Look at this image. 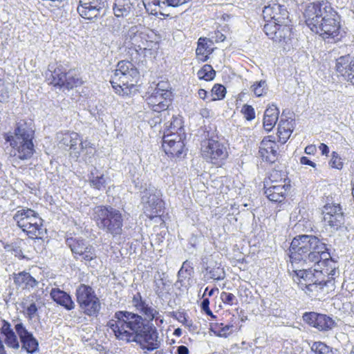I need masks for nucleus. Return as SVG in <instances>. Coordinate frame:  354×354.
<instances>
[{"mask_svg":"<svg viewBox=\"0 0 354 354\" xmlns=\"http://www.w3.org/2000/svg\"><path fill=\"white\" fill-rule=\"evenodd\" d=\"M110 30L115 35H118L122 29V24L119 19H113V24L109 26Z\"/></svg>","mask_w":354,"mask_h":354,"instance_id":"obj_45","label":"nucleus"},{"mask_svg":"<svg viewBox=\"0 0 354 354\" xmlns=\"http://www.w3.org/2000/svg\"><path fill=\"white\" fill-rule=\"evenodd\" d=\"M12 279L17 288L28 291L35 288L39 283V282L32 277L29 272L25 271L13 273Z\"/></svg>","mask_w":354,"mask_h":354,"instance_id":"obj_24","label":"nucleus"},{"mask_svg":"<svg viewBox=\"0 0 354 354\" xmlns=\"http://www.w3.org/2000/svg\"><path fill=\"white\" fill-rule=\"evenodd\" d=\"M330 165H331L332 167L337 169H341L342 168L343 162H342L338 153H336L335 151L333 152L332 158L330 161Z\"/></svg>","mask_w":354,"mask_h":354,"instance_id":"obj_42","label":"nucleus"},{"mask_svg":"<svg viewBox=\"0 0 354 354\" xmlns=\"http://www.w3.org/2000/svg\"><path fill=\"white\" fill-rule=\"evenodd\" d=\"M209 299H203L201 304V310L205 313L206 315L212 317V318H215L216 317L213 315L212 310H210L209 307Z\"/></svg>","mask_w":354,"mask_h":354,"instance_id":"obj_46","label":"nucleus"},{"mask_svg":"<svg viewBox=\"0 0 354 354\" xmlns=\"http://www.w3.org/2000/svg\"><path fill=\"white\" fill-rule=\"evenodd\" d=\"M201 152L207 161L215 165H221L227 157V151L224 145L212 139L202 142Z\"/></svg>","mask_w":354,"mask_h":354,"instance_id":"obj_11","label":"nucleus"},{"mask_svg":"<svg viewBox=\"0 0 354 354\" xmlns=\"http://www.w3.org/2000/svg\"><path fill=\"white\" fill-rule=\"evenodd\" d=\"M171 93H157L151 92L147 97L148 105L156 112L165 111L169 106L170 102Z\"/></svg>","mask_w":354,"mask_h":354,"instance_id":"obj_23","label":"nucleus"},{"mask_svg":"<svg viewBox=\"0 0 354 354\" xmlns=\"http://www.w3.org/2000/svg\"><path fill=\"white\" fill-rule=\"evenodd\" d=\"M324 221L333 230H337L344 222V216L339 203L328 201L324 206Z\"/></svg>","mask_w":354,"mask_h":354,"instance_id":"obj_14","label":"nucleus"},{"mask_svg":"<svg viewBox=\"0 0 354 354\" xmlns=\"http://www.w3.org/2000/svg\"><path fill=\"white\" fill-rule=\"evenodd\" d=\"M225 93L226 88L224 86L221 84H215L212 89V98L211 100L215 101L222 100L225 97Z\"/></svg>","mask_w":354,"mask_h":354,"instance_id":"obj_38","label":"nucleus"},{"mask_svg":"<svg viewBox=\"0 0 354 354\" xmlns=\"http://www.w3.org/2000/svg\"><path fill=\"white\" fill-rule=\"evenodd\" d=\"M154 354H166V352L164 349H156V352Z\"/></svg>","mask_w":354,"mask_h":354,"instance_id":"obj_59","label":"nucleus"},{"mask_svg":"<svg viewBox=\"0 0 354 354\" xmlns=\"http://www.w3.org/2000/svg\"><path fill=\"white\" fill-rule=\"evenodd\" d=\"M15 329L20 339L22 349L29 354H33L39 351V342L37 339L33 336L32 333L26 329L24 324L21 322L17 324Z\"/></svg>","mask_w":354,"mask_h":354,"instance_id":"obj_19","label":"nucleus"},{"mask_svg":"<svg viewBox=\"0 0 354 354\" xmlns=\"http://www.w3.org/2000/svg\"><path fill=\"white\" fill-rule=\"evenodd\" d=\"M17 226L30 239H41L46 234L44 220L39 213L28 207H19L12 216Z\"/></svg>","mask_w":354,"mask_h":354,"instance_id":"obj_6","label":"nucleus"},{"mask_svg":"<svg viewBox=\"0 0 354 354\" xmlns=\"http://www.w3.org/2000/svg\"><path fill=\"white\" fill-rule=\"evenodd\" d=\"M0 331L1 333L5 336L4 341L8 347L14 349H18L19 348V342L17 337L8 322L3 320Z\"/></svg>","mask_w":354,"mask_h":354,"instance_id":"obj_27","label":"nucleus"},{"mask_svg":"<svg viewBox=\"0 0 354 354\" xmlns=\"http://www.w3.org/2000/svg\"><path fill=\"white\" fill-rule=\"evenodd\" d=\"M206 113L207 114L208 113V111L207 110H203V112L201 113V115L203 116H206Z\"/></svg>","mask_w":354,"mask_h":354,"instance_id":"obj_60","label":"nucleus"},{"mask_svg":"<svg viewBox=\"0 0 354 354\" xmlns=\"http://www.w3.org/2000/svg\"><path fill=\"white\" fill-rule=\"evenodd\" d=\"M66 244L76 259L90 261L96 258L95 248L83 239H67Z\"/></svg>","mask_w":354,"mask_h":354,"instance_id":"obj_15","label":"nucleus"},{"mask_svg":"<svg viewBox=\"0 0 354 354\" xmlns=\"http://www.w3.org/2000/svg\"><path fill=\"white\" fill-rule=\"evenodd\" d=\"M247 120H252L255 118V113L253 107L250 105L245 104L241 109Z\"/></svg>","mask_w":354,"mask_h":354,"instance_id":"obj_41","label":"nucleus"},{"mask_svg":"<svg viewBox=\"0 0 354 354\" xmlns=\"http://www.w3.org/2000/svg\"><path fill=\"white\" fill-rule=\"evenodd\" d=\"M161 196L162 194L160 191L157 189L154 186L149 185L142 192L141 199L145 208L147 211L151 210L152 213L158 214L160 212L162 206Z\"/></svg>","mask_w":354,"mask_h":354,"instance_id":"obj_17","label":"nucleus"},{"mask_svg":"<svg viewBox=\"0 0 354 354\" xmlns=\"http://www.w3.org/2000/svg\"><path fill=\"white\" fill-rule=\"evenodd\" d=\"M174 335L176 336H180L182 335V330L179 328H176L174 332Z\"/></svg>","mask_w":354,"mask_h":354,"instance_id":"obj_58","label":"nucleus"},{"mask_svg":"<svg viewBox=\"0 0 354 354\" xmlns=\"http://www.w3.org/2000/svg\"><path fill=\"white\" fill-rule=\"evenodd\" d=\"M207 291H209V290H208V287H207V288H205V292H204V294L203 295V297H204V296H205V293H206V292H207Z\"/></svg>","mask_w":354,"mask_h":354,"instance_id":"obj_62","label":"nucleus"},{"mask_svg":"<svg viewBox=\"0 0 354 354\" xmlns=\"http://www.w3.org/2000/svg\"><path fill=\"white\" fill-rule=\"evenodd\" d=\"M289 257L292 263L311 266L295 271L293 280L310 297H316L324 287L335 288L339 277L337 262L332 259L326 244L315 236L300 235L290 243Z\"/></svg>","mask_w":354,"mask_h":354,"instance_id":"obj_1","label":"nucleus"},{"mask_svg":"<svg viewBox=\"0 0 354 354\" xmlns=\"http://www.w3.org/2000/svg\"><path fill=\"white\" fill-rule=\"evenodd\" d=\"M304 16L307 26L323 39L337 37L339 17L328 2H317L308 5Z\"/></svg>","mask_w":354,"mask_h":354,"instance_id":"obj_3","label":"nucleus"},{"mask_svg":"<svg viewBox=\"0 0 354 354\" xmlns=\"http://www.w3.org/2000/svg\"><path fill=\"white\" fill-rule=\"evenodd\" d=\"M185 131H165L162 138V148L167 155L179 157L183 153L185 139Z\"/></svg>","mask_w":354,"mask_h":354,"instance_id":"obj_12","label":"nucleus"},{"mask_svg":"<svg viewBox=\"0 0 354 354\" xmlns=\"http://www.w3.org/2000/svg\"><path fill=\"white\" fill-rule=\"evenodd\" d=\"M177 354H189V349L185 346H180L177 348Z\"/></svg>","mask_w":354,"mask_h":354,"instance_id":"obj_55","label":"nucleus"},{"mask_svg":"<svg viewBox=\"0 0 354 354\" xmlns=\"http://www.w3.org/2000/svg\"><path fill=\"white\" fill-rule=\"evenodd\" d=\"M316 147L315 145H308L305 148V153L308 155H313L316 152Z\"/></svg>","mask_w":354,"mask_h":354,"instance_id":"obj_53","label":"nucleus"},{"mask_svg":"<svg viewBox=\"0 0 354 354\" xmlns=\"http://www.w3.org/2000/svg\"><path fill=\"white\" fill-rule=\"evenodd\" d=\"M213 42L207 38H199L196 50V55L203 61L207 60L208 55L213 51Z\"/></svg>","mask_w":354,"mask_h":354,"instance_id":"obj_31","label":"nucleus"},{"mask_svg":"<svg viewBox=\"0 0 354 354\" xmlns=\"http://www.w3.org/2000/svg\"><path fill=\"white\" fill-rule=\"evenodd\" d=\"M50 295L54 301L64 306L66 310H71L75 308V305L71 297L64 290L52 288Z\"/></svg>","mask_w":354,"mask_h":354,"instance_id":"obj_26","label":"nucleus"},{"mask_svg":"<svg viewBox=\"0 0 354 354\" xmlns=\"http://www.w3.org/2000/svg\"><path fill=\"white\" fill-rule=\"evenodd\" d=\"M76 301L83 313L89 317H97L101 310L100 300L92 287L81 283L75 291Z\"/></svg>","mask_w":354,"mask_h":354,"instance_id":"obj_8","label":"nucleus"},{"mask_svg":"<svg viewBox=\"0 0 354 354\" xmlns=\"http://www.w3.org/2000/svg\"><path fill=\"white\" fill-rule=\"evenodd\" d=\"M132 305L145 317V319L148 322H152L153 319H158L159 317V312L147 304L142 299L140 292L134 295L132 297Z\"/></svg>","mask_w":354,"mask_h":354,"instance_id":"obj_21","label":"nucleus"},{"mask_svg":"<svg viewBox=\"0 0 354 354\" xmlns=\"http://www.w3.org/2000/svg\"><path fill=\"white\" fill-rule=\"evenodd\" d=\"M192 269V268L189 266V262H188V261H185L183 262L181 268L178 271V274H182L183 273L184 270L185 272H190Z\"/></svg>","mask_w":354,"mask_h":354,"instance_id":"obj_51","label":"nucleus"},{"mask_svg":"<svg viewBox=\"0 0 354 354\" xmlns=\"http://www.w3.org/2000/svg\"><path fill=\"white\" fill-rule=\"evenodd\" d=\"M272 136H268L263 139L259 146V153L263 160L272 163L277 158L278 145L271 139Z\"/></svg>","mask_w":354,"mask_h":354,"instance_id":"obj_22","label":"nucleus"},{"mask_svg":"<svg viewBox=\"0 0 354 354\" xmlns=\"http://www.w3.org/2000/svg\"><path fill=\"white\" fill-rule=\"evenodd\" d=\"M207 274L209 279L214 280H223L225 277V273L223 268L220 266H215L214 268H207Z\"/></svg>","mask_w":354,"mask_h":354,"instance_id":"obj_34","label":"nucleus"},{"mask_svg":"<svg viewBox=\"0 0 354 354\" xmlns=\"http://www.w3.org/2000/svg\"><path fill=\"white\" fill-rule=\"evenodd\" d=\"M34 137L32 121L20 120L16 123L14 132L5 134L4 139L12 148L11 155L13 157L26 160L30 159L35 152Z\"/></svg>","mask_w":354,"mask_h":354,"instance_id":"obj_4","label":"nucleus"},{"mask_svg":"<svg viewBox=\"0 0 354 354\" xmlns=\"http://www.w3.org/2000/svg\"><path fill=\"white\" fill-rule=\"evenodd\" d=\"M251 90L257 97H261L267 93V83L265 80L256 82L251 86Z\"/></svg>","mask_w":354,"mask_h":354,"instance_id":"obj_37","label":"nucleus"},{"mask_svg":"<svg viewBox=\"0 0 354 354\" xmlns=\"http://www.w3.org/2000/svg\"><path fill=\"white\" fill-rule=\"evenodd\" d=\"M335 70L345 80L354 84V57L350 55L341 56L336 59Z\"/></svg>","mask_w":354,"mask_h":354,"instance_id":"obj_20","label":"nucleus"},{"mask_svg":"<svg viewBox=\"0 0 354 354\" xmlns=\"http://www.w3.org/2000/svg\"><path fill=\"white\" fill-rule=\"evenodd\" d=\"M95 152V147H91L90 148H87L86 149H84V152L82 153L84 156V160L86 162H91V159Z\"/></svg>","mask_w":354,"mask_h":354,"instance_id":"obj_48","label":"nucleus"},{"mask_svg":"<svg viewBox=\"0 0 354 354\" xmlns=\"http://www.w3.org/2000/svg\"><path fill=\"white\" fill-rule=\"evenodd\" d=\"M197 75L199 79L209 81L214 78L216 72L211 65L205 64L198 71Z\"/></svg>","mask_w":354,"mask_h":354,"instance_id":"obj_33","label":"nucleus"},{"mask_svg":"<svg viewBox=\"0 0 354 354\" xmlns=\"http://www.w3.org/2000/svg\"><path fill=\"white\" fill-rule=\"evenodd\" d=\"M93 146H94V145H93L92 143H91L89 141H88L86 140L84 141H82L80 142L81 152L84 153V149H86L87 148H90Z\"/></svg>","mask_w":354,"mask_h":354,"instance_id":"obj_52","label":"nucleus"},{"mask_svg":"<svg viewBox=\"0 0 354 354\" xmlns=\"http://www.w3.org/2000/svg\"><path fill=\"white\" fill-rule=\"evenodd\" d=\"M50 73L52 78L50 83L55 87L69 90L82 84V80L75 69L66 72L63 67L58 66Z\"/></svg>","mask_w":354,"mask_h":354,"instance_id":"obj_10","label":"nucleus"},{"mask_svg":"<svg viewBox=\"0 0 354 354\" xmlns=\"http://www.w3.org/2000/svg\"><path fill=\"white\" fill-rule=\"evenodd\" d=\"M224 38H225V36L223 34H220L219 39H221V41H223Z\"/></svg>","mask_w":354,"mask_h":354,"instance_id":"obj_61","label":"nucleus"},{"mask_svg":"<svg viewBox=\"0 0 354 354\" xmlns=\"http://www.w3.org/2000/svg\"><path fill=\"white\" fill-rule=\"evenodd\" d=\"M303 318L310 326L316 328L320 331L332 330L336 326L335 319L325 314L315 312L306 313Z\"/></svg>","mask_w":354,"mask_h":354,"instance_id":"obj_18","label":"nucleus"},{"mask_svg":"<svg viewBox=\"0 0 354 354\" xmlns=\"http://www.w3.org/2000/svg\"><path fill=\"white\" fill-rule=\"evenodd\" d=\"M279 111L276 105L272 104L264 113L263 127L266 131H270L276 124L279 118Z\"/></svg>","mask_w":354,"mask_h":354,"instance_id":"obj_29","label":"nucleus"},{"mask_svg":"<svg viewBox=\"0 0 354 354\" xmlns=\"http://www.w3.org/2000/svg\"><path fill=\"white\" fill-rule=\"evenodd\" d=\"M311 351L314 354H330V348L321 342H314L311 346Z\"/></svg>","mask_w":354,"mask_h":354,"instance_id":"obj_40","label":"nucleus"},{"mask_svg":"<svg viewBox=\"0 0 354 354\" xmlns=\"http://www.w3.org/2000/svg\"><path fill=\"white\" fill-rule=\"evenodd\" d=\"M300 163L302 165H309L313 167H315L316 164L311 161L308 158L302 156L300 158Z\"/></svg>","mask_w":354,"mask_h":354,"instance_id":"obj_50","label":"nucleus"},{"mask_svg":"<svg viewBox=\"0 0 354 354\" xmlns=\"http://www.w3.org/2000/svg\"><path fill=\"white\" fill-rule=\"evenodd\" d=\"M114 319L107 326L116 338L126 342H136L144 353L161 347L162 338L152 324L145 323L143 317L137 313L127 310L117 311Z\"/></svg>","mask_w":354,"mask_h":354,"instance_id":"obj_2","label":"nucleus"},{"mask_svg":"<svg viewBox=\"0 0 354 354\" xmlns=\"http://www.w3.org/2000/svg\"><path fill=\"white\" fill-rule=\"evenodd\" d=\"M287 188L288 185L285 183L272 185L265 187L264 194L270 201L281 203L285 199Z\"/></svg>","mask_w":354,"mask_h":354,"instance_id":"obj_25","label":"nucleus"},{"mask_svg":"<svg viewBox=\"0 0 354 354\" xmlns=\"http://www.w3.org/2000/svg\"><path fill=\"white\" fill-rule=\"evenodd\" d=\"M165 131H185L182 119L178 117H173Z\"/></svg>","mask_w":354,"mask_h":354,"instance_id":"obj_39","label":"nucleus"},{"mask_svg":"<svg viewBox=\"0 0 354 354\" xmlns=\"http://www.w3.org/2000/svg\"><path fill=\"white\" fill-rule=\"evenodd\" d=\"M89 182L92 187L98 190L105 188L106 186V180L104 174H100L96 168H94L93 171H91Z\"/></svg>","mask_w":354,"mask_h":354,"instance_id":"obj_32","label":"nucleus"},{"mask_svg":"<svg viewBox=\"0 0 354 354\" xmlns=\"http://www.w3.org/2000/svg\"><path fill=\"white\" fill-rule=\"evenodd\" d=\"M351 354H354V348H353V351H352Z\"/></svg>","mask_w":354,"mask_h":354,"instance_id":"obj_63","label":"nucleus"},{"mask_svg":"<svg viewBox=\"0 0 354 354\" xmlns=\"http://www.w3.org/2000/svg\"><path fill=\"white\" fill-rule=\"evenodd\" d=\"M37 310H38V309H37V307L35 303L33 302V303L30 304V306L26 309L27 317L29 319H32V318L35 317Z\"/></svg>","mask_w":354,"mask_h":354,"instance_id":"obj_47","label":"nucleus"},{"mask_svg":"<svg viewBox=\"0 0 354 354\" xmlns=\"http://www.w3.org/2000/svg\"><path fill=\"white\" fill-rule=\"evenodd\" d=\"M232 325H224L223 323L217 324L214 328V333L218 337H227L232 333Z\"/></svg>","mask_w":354,"mask_h":354,"instance_id":"obj_36","label":"nucleus"},{"mask_svg":"<svg viewBox=\"0 0 354 354\" xmlns=\"http://www.w3.org/2000/svg\"><path fill=\"white\" fill-rule=\"evenodd\" d=\"M218 292V289L217 288H212L210 290L208 291V296L209 297H212L214 294V292Z\"/></svg>","mask_w":354,"mask_h":354,"instance_id":"obj_57","label":"nucleus"},{"mask_svg":"<svg viewBox=\"0 0 354 354\" xmlns=\"http://www.w3.org/2000/svg\"><path fill=\"white\" fill-rule=\"evenodd\" d=\"M221 299L224 304L233 305L236 297L232 293L223 292L221 294Z\"/></svg>","mask_w":354,"mask_h":354,"instance_id":"obj_43","label":"nucleus"},{"mask_svg":"<svg viewBox=\"0 0 354 354\" xmlns=\"http://www.w3.org/2000/svg\"><path fill=\"white\" fill-rule=\"evenodd\" d=\"M13 84L0 80V102H6L9 98V93Z\"/></svg>","mask_w":354,"mask_h":354,"instance_id":"obj_35","label":"nucleus"},{"mask_svg":"<svg viewBox=\"0 0 354 354\" xmlns=\"http://www.w3.org/2000/svg\"><path fill=\"white\" fill-rule=\"evenodd\" d=\"M295 122L293 120H283L281 119L278 125V137L279 140L282 144L286 142L290 138L293 129Z\"/></svg>","mask_w":354,"mask_h":354,"instance_id":"obj_30","label":"nucleus"},{"mask_svg":"<svg viewBox=\"0 0 354 354\" xmlns=\"http://www.w3.org/2000/svg\"><path fill=\"white\" fill-rule=\"evenodd\" d=\"M319 149L322 151V155H326L327 156L328 153H329V148L328 147L324 144V143H321L320 145L319 146Z\"/></svg>","mask_w":354,"mask_h":354,"instance_id":"obj_54","label":"nucleus"},{"mask_svg":"<svg viewBox=\"0 0 354 354\" xmlns=\"http://www.w3.org/2000/svg\"><path fill=\"white\" fill-rule=\"evenodd\" d=\"M93 218L100 229L113 236L122 234L123 217L120 210L111 206H97L93 209Z\"/></svg>","mask_w":354,"mask_h":354,"instance_id":"obj_7","label":"nucleus"},{"mask_svg":"<svg viewBox=\"0 0 354 354\" xmlns=\"http://www.w3.org/2000/svg\"><path fill=\"white\" fill-rule=\"evenodd\" d=\"M183 325L187 327L189 330H194L196 329V326H194L192 320L188 319L185 317H183V320L181 322Z\"/></svg>","mask_w":354,"mask_h":354,"instance_id":"obj_49","label":"nucleus"},{"mask_svg":"<svg viewBox=\"0 0 354 354\" xmlns=\"http://www.w3.org/2000/svg\"><path fill=\"white\" fill-rule=\"evenodd\" d=\"M198 95L200 98L204 100L207 96V91L204 89H199L198 91Z\"/></svg>","mask_w":354,"mask_h":354,"instance_id":"obj_56","label":"nucleus"},{"mask_svg":"<svg viewBox=\"0 0 354 354\" xmlns=\"http://www.w3.org/2000/svg\"><path fill=\"white\" fill-rule=\"evenodd\" d=\"M79 134L76 132H65L57 134V138L59 144H62L66 147H69L71 149L75 151L77 141L79 140ZM75 156L78 158L80 156V152H75Z\"/></svg>","mask_w":354,"mask_h":354,"instance_id":"obj_28","label":"nucleus"},{"mask_svg":"<svg viewBox=\"0 0 354 354\" xmlns=\"http://www.w3.org/2000/svg\"><path fill=\"white\" fill-rule=\"evenodd\" d=\"M265 33L281 48L284 51H289L293 47L294 37L289 23L282 24L277 22L267 23L264 25Z\"/></svg>","mask_w":354,"mask_h":354,"instance_id":"obj_9","label":"nucleus"},{"mask_svg":"<svg viewBox=\"0 0 354 354\" xmlns=\"http://www.w3.org/2000/svg\"><path fill=\"white\" fill-rule=\"evenodd\" d=\"M107 6V0H80L77 12L86 19L94 20L103 16Z\"/></svg>","mask_w":354,"mask_h":354,"instance_id":"obj_13","label":"nucleus"},{"mask_svg":"<svg viewBox=\"0 0 354 354\" xmlns=\"http://www.w3.org/2000/svg\"><path fill=\"white\" fill-rule=\"evenodd\" d=\"M169 85L167 82H160L156 85V87L154 88L153 91H155V92H157L159 93H166V92L171 93L170 91L169 90Z\"/></svg>","mask_w":354,"mask_h":354,"instance_id":"obj_44","label":"nucleus"},{"mask_svg":"<svg viewBox=\"0 0 354 354\" xmlns=\"http://www.w3.org/2000/svg\"><path fill=\"white\" fill-rule=\"evenodd\" d=\"M113 73L110 82L115 93L122 96L130 95L139 78L136 67L131 62L122 60Z\"/></svg>","mask_w":354,"mask_h":354,"instance_id":"obj_5","label":"nucleus"},{"mask_svg":"<svg viewBox=\"0 0 354 354\" xmlns=\"http://www.w3.org/2000/svg\"><path fill=\"white\" fill-rule=\"evenodd\" d=\"M263 16L268 23L277 22L282 24L289 23V12L286 8L279 3L272 2L263 10Z\"/></svg>","mask_w":354,"mask_h":354,"instance_id":"obj_16","label":"nucleus"}]
</instances>
